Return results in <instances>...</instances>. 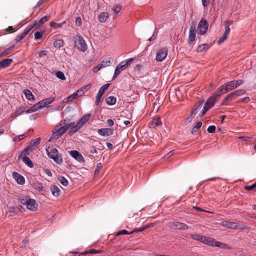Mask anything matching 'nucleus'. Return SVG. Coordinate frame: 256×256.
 Here are the masks:
<instances>
[{
  "label": "nucleus",
  "instance_id": "f704fd0d",
  "mask_svg": "<svg viewBox=\"0 0 256 256\" xmlns=\"http://www.w3.org/2000/svg\"><path fill=\"white\" fill-rule=\"evenodd\" d=\"M30 199V196H26L23 198H20L19 199V201L22 205L26 206L28 202H29Z\"/></svg>",
  "mask_w": 256,
  "mask_h": 256
},
{
  "label": "nucleus",
  "instance_id": "58836bf2",
  "mask_svg": "<svg viewBox=\"0 0 256 256\" xmlns=\"http://www.w3.org/2000/svg\"><path fill=\"white\" fill-rule=\"evenodd\" d=\"M26 34L24 32H22L20 34L18 35L16 38V43H18L21 42L24 38L26 37Z\"/></svg>",
  "mask_w": 256,
  "mask_h": 256
},
{
  "label": "nucleus",
  "instance_id": "bb28decb",
  "mask_svg": "<svg viewBox=\"0 0 256 256\" xmlns=\"http://www.w3.org/2000/svg\"><path fill=\"white\" fill-rule=\"evenodd\" d=\"M36 24L37 21H35L33 24H30L24 30V32L27 35L34 28H36Z\"/></svg>",
  "mask_w": 256,
  "mask_h": 256
},
{
  "label": "nucleus",
  "instance_id": "423d86ee",
  "mask_svg": "<svg viewBox=\"0 0 256 256\" xmlns=\"http://www.w3.org/2000/svg\"><path fill=\"white\" fill-rule=\"evenodd\" d=\"M220 96V94H218L217 93H214L213 96L210 97L206 102L205 103L204 106L208 108L210 110V108L214 107L216 102L219 100Z\"/></svg>",
  "mask_w": 256,
  "mask_h": 256
},
{
  "label": "nucleus",
  "instance_id": "473e14b6",
  "mask_svg": "<svg viewBox=\"0 0 256 256\" xmlns=\"http://www.w3.org/2000/svg\"><path fill=\"white\" fill-rule=\"evenodd\" d=\"M22 161L24 164L27 165L29 168H32L34 167V164L30 159L28 156L22 158Z\"/></svg>",
  "mask_w": 256,
  "mask_h": 256
},
{
  "label": "nucleus",
  "instance_id": "69168bd1",
  "mask_svg": "<svg viewBox=\"0 0 256 256\" xmlns=\"http://www.w3.org/2000/svg\"><path fill=\"white\" fill-rule=\"evenodd\" d=\"M84 92L82 90V88L79 89L76 92L77 96H82L84 94Z\"/></svg>",
  "mask_w": 256,
  "mask_h": 256
},
{
  "label": "nucleus",
  "instance_id": "c9c22d12",
  "mask_svg": "<svg viewBox=\"0 0 256 256\" xmlns=\"http://www.w3.org/2000/svg\"><path fill=\"white\" fill-rule=\"evenodd\" d=\"M122 9V6L120 5H116L114 6L112 8L113 14L114 16H117Z\"/></svg>",
  "mask_w": 256,
  "mask_h": 256
},
{
  "label": "nucleus",
  "instance_id": "8fccbe9b",
  "mask_svg": "<svg viewBox=\"0 0 256 256\" xmlns=\"http://www.w3.org/2000/svg\"><path fill=\"white\" fill-rule=\"evenodd\" d=\"M103 165L102 163H99L97 164L96 168L95 170L94 174L95 175L98 174L100 170L102 168Z\"/></svg>",
  "mask_w": 256,
  "mask_h": 256
},
{
  "label": "nucleus",
  "instance_id": "774afa93",
  "mask_svg": "<svg viewBox=\"0 0 256 256\" xmlns=\"http://www.w3.org/2000/svg\"><path fill=\"white\" fill-rule=\"evenodd\" d=\"M36 188L40 192L43 190L44 186L41 183H38Z\"/></svg>",
  "mask_w": 256,
  "mask_h": 256
},
{
  "label": "nucleus",
  "instance_id": "c756f323",
  "mask_svg": "<svg viewBox=\"0 0 256 256\" xmlns=\"http://www.w3.org/2000/svg\"><path fill=\"white\" fill-rule=\"evenodd\" d=\"M227 88L226 87V84H224L222 86H220L218 90L216 93L218 94H220V96L223 94H225L227 93L228 90H227Z\"/></svg>",
  "mask_w": 256,
  "mask_h": 256
},
{
  "label": "nucleus",
  "instance_id": "4c0bfd02",
  "mask_svg": "<svg viewBox=\"0 0 256 256\" xmlns=\"http://www.w3.org/2000/svg\"><path fill=\"white\" fill-rule=\"evenodd\" d=\"M14 47H15V44H14V45L12 46H10V48H8L7 49H6L3 52H2L1 56H6L8 55L12 52V50L14 48Z\"/></svg>",
  "mask_w": 256,
  "mask_h": 256
},
{
  "label": "nucleus",
  "instance_id": "864d4df0",
  "mask_svg": "<svg viewBox=\"0 0 256 256\" xmlns=\"http://www.w3.org/2000/svg\"><path fill=\"white\" fill-rule=\"evenodd\" d=\"M225 26H226V31L224 32V34L226 36H228L230 33V26L228 24V23L226 24Z\"/></svg>",
  "mask_w": 256,
  "mask_h": 256
},
{
  "label": "nucleus",
  "instance_id": "c85d7f7f",
  "mask_svg": "<svg viewBox=\"0 0 256 256\" xmlns=\"http://www.w3.org/2000/svg\"><path fill=\"white\" fill-rule=\"evenodd\" d=\"M106 102L108 106H114L116 102V98L113 96H109L106 98Z\"/></svg>",
  "mask_w": 256,
  "mask_h": 256
},
{
  "label": "nucleus",
  "instance_id": "c03bdc74",
  "mask_svg": "<svg viewBox=\"0 0 256 256\" xmlns=\"http://www.w3.org/2000/svg\"><path fill=\"white\" fill-rule=\"evenodd\" d=\"M50 26L54 29L56 30L58 28H62V24H57L55 22H50Z\"/></svg>",
  "mask_w": 256,
  "mask_h": 256
},
{
  "label": "nucleus",
  "instance_id": "49530a36",
  "mask_svg": "<svg viewBox=\"0 0 256 256\" xmlns=\"http://www.w3.org/2000/svg\"><path fill=\"white\" fill-rule=\"evenodd\" d=\"M58 180L60 184L64 186H67L68 185V180L64 177L61 176Z\"/></svg>",
  "mask_w": 256,
  "mask_h": 256
},
{
  "label": "nucleus",
  "instance_id": "412c9836",
  "mask_svg": "<svg viewBox=\"0 0 256 256\" xmlns=\"http://www.w3.org/2000/svg\"><path fill=\"white\" fill-rule=\"evenodd\" d=\"M13 62V60L10 58L4 59L0 62V70L8 67Z\"/></svg>",
  "mask_w": 256,
  "mask_h": 256
},
{
  "label": "nucleus",
  "instance_id": "b1692460",
  "mask_svg": "<svg viewBox=\"0 0 256 256\" xmlns=\"http://www.w3.org/2000/svg\"><path fill=\"white\" fill-rule=\"evenodd\" d=\"M50 18V16H46L42 18L38 22H37L36 30H38L42 24L48 22Z\"/></svg>",
  "mask_w": 256,
  "mask_h": 256
},
{
  "label": "nucleus",
  "instance_id": "2f4dec72",
  "mask_svg": "<svg viewBox=\"0 0 256 256\" xmlns=\"http://www.w3.org/2000/svg\"><path fill=\"white\" fill-rule=\"evenodd\" d=\"M226 87L227 88V90L228 92L232 91L236 88V86H235V83L234 81H231L226 83Z\"/></svg>",
  "mask_w": 256,
  "mask_h": 256
},
{
  "label": "nucleus",
  "instance_id": "6ab92c4d",
  "mask_svg": "<svg viewBox=\"0 0 256 256\" xmlns=\"http://www.w3.org/2000/svg\"><path fill=\"white\" fill-rule=\"evenodd\" d=\"M98 134L103 136H109L114 134V130L110 128H101L98 130Z\"/></svg>",
  "mask_w": 256,
  "mask_h": 256
},
{
  "label": "nucleus",
  "instance_id": "e2e57ef3",
  "mask_svg": "<svg viewBox=\"0 0 256 256\" xmlns=\"http://www.w3.org/2000/svg\"><path fill=\"white\" fill-rule=\"evenodd\" d=\"M202 4L204 8H208L210 4V0H202Z\"/></svg>",
  "mask_w": 256,
  "mask_h": 256
},
{
  "label": "nucleus",
  "instance_id": "f257e3e1",
  "mask_svg": "<svg viewBox=\"0 0 256 256\" xmlns=\"http://www.w3.org/2000/svg\"><path fill=\"white\" fill-rule=\"evenodd\" d=\"M54 100V97H50L40 101L38 103L35 104L33 106L28 108L26 110V113L31 114L43 108H49L50 104H52Z\"/></svg>",
  "mask_w": 256,
  "mask_h": 256
},
{
  "label": "nucleus",
  "instance_id": "f8f14e48",
  "mask_svg": "<svg viewBox=\"0 0 256 256\" xmlns=\"http://www.w3.org/2000/svg\"><path fill=\"white\" fill-rule=\"evenodd\" d=\"M168 54V50L166 48L160 50L156 56V60L159 62H162L166 58Z\"/></svg>",
  "mask_w": 256,
  "mask_h": 256
},
{
  "label": "nucleus",
  "instance_id": "680f3d73",
  "mask_svg": "<svg viewBox=\"0 0 256 256\" xmlns=\"http://www.w3.org/2000/svg\"><path fill=\"white\" fill-rule=\"evenodd\" d=\"M256 188V184H254L250 186H246L244 187V189L248 191H250L253 190L254 188Z\"/></svg>",
  "mask_w": 256,
  "mask_h": 256
},
{
  "label": "nucleus",
  "instance_id": "a878e982",
  "mask_svg": "<svg viewBox=\"0 0 256 256\" xmlns=\"http://www.w3.org/2000/svg\"><path fill=\"white\" fill-rule=\"evenodd\" d=\"M24 93L26 99L30 101H34L35 100V96L32 94V92L29 90H25Z\"/></svg>",
  "mask_w": 256,
  "mask_h": 256
},
{
  "label": "nucleus",
  "instance_id": "338daca9",
  "mask_svg": "<svg viewBox=\"0 0 256 256\" xmlns=\"http://www.w3.org/2000/svg\"><path fill=\"white\" fill-rule=\"evenodd\" d=\"M76 24L78 26H81L82 24V20L80 17L76 18Z\"/></svg>",
  "mask_w": 256,
  "mask_h": 256
},
{
  "label": "nucleus",
  "instance_id": "5fc2aeb1",
  "mask_svg": "<svg viewBox=\"0 0 256 256\" xmlns=\"http://www.w3.org/2000/svg\"><path fill=\"white\" fill-rule=\"evenodd\" d=\"M216 130V127L214 126H211L208 128V132L210 134H214Z\"/></svg>",
  "mask_w": 256,
  "mask_h": 256
},
{
  "label": "nucleus",
  "instance_id": "e433bc0d",
  "mask_svg": "<svg viewBox=\"0 0 256 256\" xmlns=\"http://www.w3.org/2000/svg\"><path fill=\"white\" fill-rule=\"evenodd\" d=\"M202 122H198L196 125L194 126V127L193 128L192 131V134H194L196 132H198L200 128L202 127Z\"/></svg>",
  "mask_w": 256,
  "mask_h": 256
},
{
  "label": "nucleus",
  "instance_id": "de8ad7c7",
  "mask_svg": "<svg viewBox=\"0 0 256 256\" xmlns=\"http://www.w3.org/2000/svg\"><path fill=\"white\" fill-rule=\"evenodd\" d=\"M134 234V232H129L127 231L126 230H122L116 233V236H119L124 235V234L129 235V234Z\"/></svg>",
  "mask_w": 256,
  "mask_h": 256
},
{
  "label": "nucleus",
  "instance_id": "5701e85b",
  "mask_svg": "<svg viewBox=\"0 0 256 256\" xmlns=\"http://www.w3.org/2000/svg\"><path fill=\"white\" fill-rule=\"evenodd\" d=\"M236 98L237 97L234 92H233L226 96V98L224 100L222 104L224 106H227V102L228 100H232L236 99Z\"/></svg>",
  "mask_w": 256,
  "mask_h": 256
},
{
  "label": "nucleus",
  "instance_id": "a19ab883",
  "mask_svg": "<svg viewBox=\"0 0 256 256\" xmlns=\"http://www.w3.org/2000/svg\"><path fill=\"white\" fill-rule=\"evenodd\" d=\"M152 124L154 125V128H156V127L162 126V122L161 121L160 118H156L152 120Z\"/></svg>",
  "mask_w": 256,
  "mask_h": 256
},
{
  "label": "nucleus",
  "instance_id": "dca6fc26",
  "mask_svg": "<svg viewBox=\"0 0 256 256\" xmlns=\"http://www.w3.org/2000/svg\"><path fill=\"white\" fill-rule=\"evenodd\" d=\"M69 154L72 158L80 162H84V158L83 156L76 150H72L69 152Z\"/></svg>",
  "mask_w": 256,
  "mask_h": 256
},
{
  "label": "nucleus",
  "instance_id": "3c124183",
  "mask_svg": "<svg viewBox=\"0 0 256 256\" xmlns=\"http://www.w3.org/2000/svg\"><path fill=\"white\" fill-rule=\"evenodd\" d=\"M208 110H209L208 108H206V106H204L202 110L200 111V114H199V116L200 117H202V116H204L206 114V112Z\"/></svg>",
  "mask_w": 256,
  "mask_h": 256
},
{
  "label": "nucleus",
  "instance_id": "9d476101",
  "mask_svg": "<svg viewBox=\"0 0 256 256\" xmlns=\"http://www.w3.org/2000/svg\"><path fill=\"white\" fill-rule=\"evenodd\" d=\"M67 130H68L70 129V130L69 132V134L72 136L74 133L78 132L81 128L82 125L78 122L76 124L74 122H72L69 124H66Z\"/></svg>",
  "mask_w": 256,
  "mask_h": 256
},
{
  "label": "nucleus",
  "instance_id": "4468645a",
  "mask_svg": "<svg viewBox=\"0 0 256 256\" xmlns=\"http://www.w3.org/2000/svg\"><path fill=\"white\" fill-rule=\"evenodd\" d=\"M220 226L230 230H236L238 228L240 224L236 222L224 221L220 224Z\"/></svg>",
  "mask_w": 256,
  "mask_h": 256
},
{
  "label": "nucleus",
  "instance_id": "ea45409f",
  "mask_svg": "<svg viewBox=\"0 0 256 256\" xmlns=\"http://www.w3.org/2000/svg\"><path fill=\"white\" fill-rule=\"evenodd\" d=\"M64 45V40H58L56 41L54 43V46L56 48H61Z\"/></svg>",
  "mask_w": 256,
  "mask_h": 256
},
{
  "label": "nucleus",
  "instance_id": "aec40b11",
  "mask_svg": "<svg viewBox=\"0 0 256 256\" xmlns=\"http://www.w3.org/2000/svg\"><path fill=\"white\" fill-rule=\"evenodd\" d=\"M13 177L19 184L24 185L25 184V178L18 172H14Z\"/></svg>",
  "mask_w": 256,
  "mask_h": 256
},
{
  "label": "nucleus",
  "instance_id": "37998d69",
  "mask_svg": "<svg viewBox=\"0 0 256 256\" xmlns=\"http://www.w3.org/2000/svg\"><path fill=\"white\" fill-rule=\"evenodd\" d=\"M78 96H77L76 92H74V94H72V95L69 96L66 98L64 100V102H72L74 99H75Z\"/></svg>",
  "mask_w": 256,
  "mask_h": 256
},
{
  "label": "nucleus",
  "instance_id": "4be33fe9",
  "mask_svg": "<svg viewBox=\"0 0 256 256\" xmlns=\"http://www.w3.org/2000/svg\"><path fill=\"white\" fill-rule=\"evenodd\" d=\"M114 62V58H108L107 59H105L102 60L100 64L101 68H104L106 67L110 66L112 62Z\"/></svg>",
  "mask_w": 256,
  "mask_h": 256
},
{
  "label": "nucleus",
  "instance_id": "6e6d98bb",
  "mask_svg": "<svg viewBox=\"0 0 256 256\" xmlns=\"http://www.w3.org/2000/svg\"><path fill=\"white\" fill-rule=\"evenodd\" d=\"M228 38V36L224 34V36L221 37L218 40V44H221L223 43Z\"/></svg>",
  "mask_w": 256,
  "mask_h": 256
},
{
  "label": "nucleus",
  "instance_id": "72a5a7b5",
  "mask_svg": "<svg viewBox=\"0 0 256 256\" xmlns=\"http://www.w3.org/2000/svg\"><path fill=\"white\" fill-rule=\"evenodd\" d=\"M210 48L209 44H204L200 46H199L197 48V52H202L205 50H207L209 49Z\"/></svg>",
  "mask_w": 256,
  "mask_h": 256
},
{
  "label": "nucleus",
  "instance_id": "603ef678",
  "mask_svg": "<svg viewBox=\"0 0 256 256\" xmlns=\"http://www.w3.org/2000/svg\"><path fill=\"white\" fill-rule=\"evenodd\" d=\"M28 136V134H25L22 135H20L16 138V140L20 142Z\"/></svg>",
  "mask_w": 256,
  "mask_h": 256
},
{
  "label": "nucleus",
  "instance_id": "cd10ccee",
  "mask_svg": "<svg viewBox=\"0 0 256 256\" xmlns=\"http://www.w3.org/2000/svg\"><path fill=\"white\" fill-rule=\"evenodd\" d=\"M109 17V14L107 12H103L98 16V20L100 22H105Z\"/></svg>",
  "mask_w": 256,
  "mask_h": 256
},
{
  "label": "nucleus",
  "instance_id": "79ce46f5",
  "mask_svg": "<svg viewBox=\"0 0 256 256\" xmlns=\"http://www.w3.org/2000/svg\"><path fill=\"white\" fill-rule=\"evenodd\" d=\"M44 31H42V32H36L35 34H34V38L36 40H40L42 38V36L44 34Z\"/></svg>",
  "mask_w": 256,
  "mask_h": 256
},
{
  "label": "nucleus",
  "instance_id": "a211bd4d",
  "mask_svg": "<svg viewBox=\"0 0 256 256\" xmlns=\"http://www.w3.org/2000/svg\"><path fill=\"white\" fill-rule=\"evenodd\" d=\"M38 206L36 200L30 198L26 205V208L28 210L34 212L37 210Z\"/></svg>",
  "mask_w": 256,
  "mask_h": 256
},
{
  "label": "nucleus",
  "instance_id": "39448f33",
  "mask_svg": "<svg viewBox=\"0 0 256 256\" xmlns=\"http://www.w3.org/2000/svg\"><path fill=\"white\" fill-rule=\"evenodd\" d=\"M74 42L75 47L82 52H85L87 50V45L83 38L76 35L74 37Z\"/></svg>",
  "mask_w": 256,
  "mask_h": 256
},
{
  "label": "nucleus",
  "instance_id": "a18cd8bd",
  "mask_svg": "<svg viewBox=\"0 0 256 256\" xmlns=\"http://www.w3.org/2000/svg\"><path fill=\"white\" fill-rule=\"evenodd\" d=\"M56 75L58 78H59L62 80H66V78L64 72H58L56 73Z\"/></svg>",
  "mask_w": 256,
  "mask_h": 256
},
{
  "label": "nucleus",
  "instance_id": "7c9ffc66",
  "mask_svg": "<svg viewBox=\"0 0 256 256\" xmlns=\"http://www.w3.org/2000/svg\"><path fill=\"white\" fill-rule=\"evenodd\" d=\"M50 190L54 196H58L60 195V190L58 186H50Z\"/></svg>",
  "mask_w": 256,
  "mask_h": 256
},
{
  "label": "nucleus",
  "instance_id": "13d9d810",
  "mask_svg": "<svg viewBox=\"0 0 256 256\" xmlns=\"http://www.w3.org/2000/svg\"><path fill=\"white\" fill-rule=\"evenodd\" d=\"M250 100L249 97H246L242 99L239 100L238 102V103L244 102V103L248 104L250 102Z\"/></svg>",
  "mask_w": 256,
  "mask_h": 256
},
{
  "label": "nucleus",
  "instance_id": "f03ea898",
  "mask_svg": "<svg viewBox=\"0 0 256 256\" xmlns=\"http://www.w3.org/2000/svg\"><path fill=\"white\" fill-rule=\"evenodd\" d=\"M65 122V120L64 122L62 121L60 123L55 126L52 130V134L50 138V142L53 141L54 140H58L68 131Z\"/></svg>",
  "mask_w": 256,
  "mask_h": 256
},
{
  "label": "nucleus",
  "instance_id": "052dcab7",
  "mask_svg": "<svg viewBox=\"0 0 256 256\" xmlns=\"http://www.w3.org/2000/svg\"><path fill=\"white\" fill-rule=\"evenodd\" d=\"M92 84H88V85L84 86H82L81 88L82 90L84 92H86L87 91H88L92 88Z\"/></svg>",
  "mask_w": 256,
  "mask_h": 256
},
{
  "label": "nucleus",
  "instance_id": "bf43d9fd",
  "mask_svg": "<svg viewBox=\"0 0 256 256\" xmlns=\"http://www.w3.org/2000/svg\"><path fill=\"white\" fill-rule=\"evenodd\" d=\"M146 230V226H144L140 228L134 229L132 232H134H134H142Z\"/></svg>",
  "mask_w": 256,
  "mask_h": 256
},
{
  "label": "nucleus",
  "instance_id": "6e6552de",
  "mask_svg": "<svg viewBox=\"0 0 256 256\" xmlns=\"http://www.w3.org/2000/svg\"><path fill=\"white\" fill-rule=\"evenodd\" d=\"M40 138H37L32 140L29 144V145L26 148L25 152H26L28 154H29L28 153L32 152L34 150H36L37 147L40 144Z\"/></svg>",
  "mask_w": 256,
  "mask_h": 256
},
{
  "label": "nucleus",
  "instance_id": "f3484780",
  "mask_svg": "<svg viewBox=\"0 0 256 256\" xmlns=\"http://www.w3.org/2000/svg\"><path fill=\"white\" fill-rule=\"evenodd\" d=\"M202 106L203 102H198L197 104L196 108L191 113L190 116L188 118V120L190 122L192 120L193 118H194L198 114V110L202 109Z\"/></svg>",
  "mask_w": 256,
  "mask_h": 256
},
{
  "label": "nucleus",
  "instance_id": "1a4fd4ad",
  "mask_svg": "<svg viewBox=\"0 0 256 256\" xmlns=\"http://www.w3.org/2000/svg\"><path fill=\"white\" fill-rule=\"evenodd\" d=\"M209 24L207 22L202 19L198 26V34L200 35H202L205 34L208 28Z\"/></svg>",
  "mask_w": 256,
  "mask_h": 256
},
{
  "label": "nucleus",
  "instance_id": "20e7f679",
  "mask_svg": "<svg viewBox=\"0 0 256 256\" xmlns=\"http://www.w3.org/2000/svg\"><path fill=\"white\" fill-rule=\"evenodd\" d=\"M46 153L48 156L53 160L56 163L61 164L63 160L60 155L59 154L58 151L54 148H48L46 149Z\"/></svg>",
  "mask_w": 256,
  "mask_h": 256
},
{
  "label": "nucleus",
  "instance_id": "09e8293b",
  "mask_svg": "<svg viewBox=\"0 0 256 256\" xmlns=\"http://www.w3.org/2000/svg\"><path fill=\"white\" fill-rule=\"evenodd\" d=\"M236 97H238L246 93V90H237L234 92Z\"/></svg>",
  "mask_w": 256,
  "mask_h": 256
},
{
  "label": "nucleus",
  "instance_id": "0eeeda50",
  "mask_svg": "<svg viewBox=\"0 0 256 256\" xmlns=\"http://www.w3.org/2000/svg\"><path fill=\"white\" fill-rule=\"evenodd\" d=\"M210 246L218 247L220 248H226L227 245L225 244L217 242L214 239L208 237L206 244Z\"/></svg>",
  "mask_w": 256,
  "mask_h": 256
},
{
  "label": "nucleus",
  "instance_id": "7ed1b4c3",
  "mask_svg": "<svg viewBox=\"0 0 256 256\" xmlns=\"http://www.w3.org/2000/svg\"><path fill=\"white\" fill-rule=\"evenodd\" d=\"M134 60V58H130L122 62L116 68L114 74L112 77V80H114L120 74V73L125 70L128 65H130L131 63Z\"/></svg>",
  "mask_w": 256,
  "mask_h": 256
},
{
  "label": "nucleus",
  "instance_id": "393cba45",
  "mask_svg": "<svg viewBox=\"0 0 256 256\" xmlns=\"http://www.w3.org/2000/svg\"><path fill=\"white\" fill-rule=\"evenodd\" d=\"M91 116L92 114H90L84 115L80 119L78 123L82 125V126L90 120Z\"/></svg>",
  "mask_w": 256,
  "mask_h": 256
},
{
  "label": "nucleus",
  "instance_id": "9b49d317",
  "mask_svg": "<svg viewBox=\"0 0 256 256\" xmlns=\"http://www.w3.org/2000/svg\"><path fill=\"white\" fill-rule=\"evenodd\" d=\"M110 84H106L100 88V89L98 94L96 97V100L95 102V104L96 106H98L101 100V99L104 96L105 92L110 87Z\"/></svg>",
  "mask_w": 256,
  "mask_h": 256
},
{
  "label": "nucleus",
  "instance_id": "4d7b16f0",
  "mask_svg": "<svg viewBox=\"0 0 256 256\" xmlns=\"http://www.w3.org/2000/svg\"><path fill=\"white\" fill-rule=\"evenodd\" d=\"M235 83V86H236V88L239 87L240 86L243 84L244 83V81L242 80H234Z\"/></svg>",
  "mask_w": 256,
  "mask_h": 256
},
{
  "label": "nucleus",
  "instance_id": "0e129e2a",
  "mask_svg": "<svg viewBox=\"0 0 256 256\" xmlns=\"http://www.w3.org/2000/svg\"><path fill=\"white\" fill-rule=\"evenodd\" d=\"M201 237V236L196 234H192L191 236V238L192 239L196 240V241H200V238Z\"/></svg>",
  "mask_w": 256,
  "mask_h": 256
},
{
  "label": "nucleus",
  "instance_id": "2eb2a0df",
  "mask_svg": "<svg viewBox=\"0 0 256 256\" xmlns=\"http://www.w3.org/2000/svg\"><path fill=\"white\" fill-rule=\"evenodd\" d=\"M196 26H192L190 29L188 43L190 46H193V42L196 40Z\"/></svg>",
  "mask_w": 256,
  "mask_h": 256
},
{
  "label": "nucleus",
  "instance_id": "ddd939ff",
  "mask_svg": "<svg viewBox=\"0 0 256 256\" xmlns=\"http://www.w3.org/2000/svg\"><path fill=\"white\" fill-rule=\"evenodd\" d=\"M170 226L172 228L178 230H187L189 228V226L187 224L178 222H171Z\"/></svg>",
  "mask_w": 256,
  "mask_h": 256
}]
</instances>
